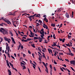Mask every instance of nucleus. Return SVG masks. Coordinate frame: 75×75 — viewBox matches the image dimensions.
Here are the masks:
<instances>
[{"label":"nucleus","instance_id":"1","mask_svg":"<svg viewBox=\"0 0 75 75\" xmlns=\"http://www.w3.org/2000/svg\"><path fill=\"white\" fill-rule=\"evenodd\" d=\"M4 21H5V22H6V23H7V24H11L10 21L7 19L6 18H4Z\"/></svg>","mask_w":75,"mask_h":75},{"label":"nucleus","instance_id":"2","mask_svg":"<svg viewBox=\"0 0 75 75\" xmlns=\"http://www.w3.org/2000/svg\"><path fill=\"white\" fill-rule=\"evenodd\" d=\"M8 32L7 30H5L4 32H3V34L4 35H6L7 34H8Z\"/></svg>","mask_w":75,"mask_h":75},{"label":"nucleus","instance_id":"3","mask_svg":"<svg viewBox=\"0 0 75 75\" xmlns=\"http://www.w3.org/2000/svg\"><path fill=\"white\" fill-rule=\"evenodd\" d=\"M43 25H43V27H44V28H46V29H47H47L48 28V26L47 25H45V24H44V23H43Z\"/></svg>","mask_w":75,"mask_h":75},{"label":"nucleus","instance_id":"4","mask_svg":"<svg viewBox=\"0 0 75 75\" xmlns=\"http://www.w3.org/2000/svg\"><path fill=\"white\" fill-rule=\"evenodd\" d=\"M4 40L5 41H8V43L10 44V41L8 40V38H6V37H4Z\"/></svg>","mask_w":75,"mask_h":75},{"label":"nucleus","instance_id":"5","mask_svg":"<svg viewBox=\"0 0 75 75\" xmlns=\"http://www.w3.org/2000/svg\"><path fill=\"white\" fill-rule=\"evenodd\" d=\"M67 55H71V56H74V54L72 53H69L67 52L66 53Z\"/></svg>","mask_w":75,"mask_h":75},{"label":"nucleus","instance_id":"6","mask_svg":"<svg viewBox=\"0 0 75 75\" xmlns=\"http://www.w3.org/2000/svg\"><path fill=\"white\" fill-rule=\"evenodd\" d=\"M26 17H27V18H28L29 19L30 21H32V20H33L32 19V18H31V16H26Z\"/></svg>","mask_w":75,"mask_h":75},{"label":"nucleus","instance_id":"7","mask_svg":"<svg viewBox=\"0 0 75 75\" xmlns=\"http://www.w3.org/2000/svg\"><path fill=\"white\" fill-rule=\"evenodd\" d=\"M65 16L67 18H69V15L68 13H66Z\"/></svg>","mask_w":75,"mask_h":75},{"label":"nucleus","instance_id":"8","mask_svg":"<svg viewBox=\"0 0 75 75\" xmlns=\"http://www.w3.org/2000/svg\"><path fill=\"white\" fill-rule=\"evenodd\" d=\"M51 48H52V49H53V50H58V51H64L63 50H58V49L55 48V47H54V48H53L52 47H51Z\"/></svg>","mask_w":75,"mask_h":75},{"label":"nucleus","instance_id":"9","mask_svg":"<svg viewBox=\"0 0 75 75\" xmlns=\"http://www.w3.org/2000/svg\"><path fill=\"white\" fill-rule=\"evenodd\" d=\"M59 40L60 41H62V42H64L65 40V39L64 38L62 40V39H59Z\"/></svg>","mask_w":75,"mask_h":75},{"label":"nucleus","instance_id":"10","mask_svg":"<svg viewBox=\"0 0 75 75\" xmlns=\"http://www.w3.org/2000/svg\"><path fill=\"white\" fill-rule=\"evenodd\" d=\"M11 39L12 40V42L15 44H16V42H15V40H14V38H13V37H11Z\"/></svg>","mask_w":75,"mask_h":75},{"label":"nucleus","instance_id":"11","mask_svg":"<svg viewBox=\"0 0 75 75\" xmlns=\"http://www.w3.org/2000/svg\"><path fill=\"white\" fill-rule=\"evenodd\" d=\"M8 72L9 75H11V72L9 69L8 70Z\"/></svg>","mask_w":75,"mask_h":75},{"label":"nucleus","instance_id":"12","mask_svg":"<svg viewBox=\"0 0 75 75\" xmlns=\"http://www.w3.org/2000/svg\"><path fill=\"white\" fill-rule=\"evenodd\" d=\"M52 47H55V46H57V45H56V43L55 42H53V45H52Z\"/></svg>","mask_w":75,"mask_h":75},{"label":"nucleus","instance_id":"13","mask_svg":"<svg viewBox=\"0 0 75 75\" xmlns=\"http://www.w3.org/2000/svg\"><path fill=\"white\" fill-rule=\"evenodd\" d=\"M45 71L47 74H48V68H47V67H46Z\"/></svg>","mask_w":75,"mask_h":75},{"label":"nucleus","instance_id":"14","mask_svg":"<svg viewBox=\"0 0 75 75\" xmlns=\"http://www.w3.org/2000/svg\"><path fill=\"white\" fill-rule=\"evenodd\" d=\"M6 50L7 51V48H8V44L7 43H6Z\"/></svg>","mask_w":75,"mask_h":75},{"label":"nucleus","instance_id":"15","mask_svg":"<svg viewBox=\"0 0 75 75\" xmlns=\"http://www.w3.org/2000/svg\"><path fill=\"white\" fill-rule=\"evenodd\" d=\"M35 17H39V18L41 17L40 14H37Z\"/></svg>","mask_w":75,"mask_h":75},{"label":"nucleus","instance_id":"16","mask_svg":"<svg viewBox=\"0 0 75 75\" xmlns=\"http://www.w3.org/2000/svg\"><path fill=\"white\" fill-rule=\"evenodd\" d=\"M73 15H74V12L72 11V15H70V17L71 18H72L74 16H73Z\"/></svg>","mask_w":75,"mask_h":75},{"label":"nucleus","instance_id":"17","mask_svg":"<svg viewBox=\"0 0 75 75\" xmlns=\"http://www.w3.org/2000/svg\"><path fill=\"white\" fill-rule=\"evenodd\" d=\"M42 63L43 64V65H44V66H45V68L47 67V65H46V64H45V63H44V62H42Z\"/></svg>","mask_w":75,"mask_h":75},{"label":"nucleus","instance_id":"18","mask_svg":"<svg viewBox=\"0 0 75 75\" xmlns=\"http://www.w3.org/2000/svg\"><path fill=\"white\" fill-rule=\"evenodd\" d=\"M0 20H3L4 21V17H2L0 19Z\"/></svg>","mask_w":75,"mask_h":75},{"label":"nucleus","instance_id":"19","mask_svg":"<svg viewBox=\"0 0 75 75\" xmlns=\"http://www.w3.org/2000/svg\"><path fill=\"white\" fill-rule=\"evenodd\" d=\"M62 8H59L58 9V10L57 11V12L58 13V12H60L61 11V10H60Z\"/></svg>","mask_w":75,"mask_h":75},{"label":"nucleus","instance_id":"20","mask_svg":"<svg viewBox=\"0 0 75 75\" xmlns=\"http://www.w3.org/2000/svg\"><path fill=\"white\" fill-rule=\"evenodd\" d=\"M21 67L23 66V65H25V64H24L23 62H21Z\"/></svg>","mask_w":75,"mask_h":75},{"label":"nucleus","instance_id":"21","mask_svg":"<svg viewBox=\"0 0 75 75\" xmlns=\"http://www.w3.org/2000/svg\"><path fill=\"white\" fill-rule=\"evenodd\" d=\"M51 26H52V27H55V24H54L53 23H52L51 24Z\"/></svg>","mask_w":75,"mask_h":75},{"label":"nucleus","instance_id":"22","mask_svg":"<svg viewBox=\"0 0 75 75\" xmlns=\"http://www.w3.org/2000/svg\"><path fill=\"white\" fill-rule=\"evenodd\" d=\"M40 34H41L42 36L43 37H44V33H42L41 32H40Z\"/></svg>","mask_w":75,"mask_h":75},{"label":"nucleus","instance_id":"23","mask_svg":"<svg viewBox=\"0 0 75 75\" xmlns=\"http://www.w3.org/2000/svg\"><path fill=\"white\" fill-rule=\"evenodd\" d=\"M23 69H26V67L25 65L23 66Z\"/></svg>","mask_w":75,"mask_h":75},{"label":"nucleus","instance_id":"24","mask_svg":"<svg viewBox=\"0 0 75 75\" xmlns=\"http://www.w3.org/2000/svg\"><path fill=\"white\" fill-rule=\"evenodd\" d=\"M36 15H37V13H36V14H34L33 15L31 16V17H35V16H36Z\"/></svg>","mask_w":75,"mask_h":75},{"label":"nucleus","instance_id":"25","mask_svg":"<svg viewBox=\"0 0 75 75\" xmlns=\"http://www.w3.org/2000/svg\"><path fill=\"white\" fill-rule=\"evenodd\" d=\"M6 63H7V65H8V66H10V65L9 64V63L8 62V61H7V60H6Z\"/></svg>","mask_w":75,"mask_h":75},{"label":"nucleus","instance_id":"26","mask_svg":"<svg viewBox=\"0 0 75 75\" xmlns=\"http://www.w3.org/2000/svg\"><path fill=\"white\" fill-rule=\"evenodd\" d=\"M35 45L34 44H33V45H31L32 47H33V48H35V46H34Z\"/></svg>","mask_w":75,"mask_h":75},{"label":"nucleus","instance_id":"27","mask_svg":"<svg viewBox=\"0 0 75 75\" xmlns=\"http://www.w3.org/2000/svg\"><path fill=\"white\" fill-rule=\"evenodd\" d=\"M70 68H71V69H72V71H74V72H75V70H74V69L73 68H72V67H71Z\"/></svg>","mask_w":75,"mask_h":75},{"label":"nucleus","instance_id":"28","mask_svg":"<svg viewBox=\"0 0 75 75\" xmlns=\"http://www.w3.org/2000/svg\"><path fill=\"white\" fill-rule=\"evenodd\" d=\"M29 31H30V35H33V32H32V31H31V30H29Z\"/></svg>","mask_w":75,"mask_h":75},{"label":"nucleus","instance_id":"29","mask_svg":"<svg viewBox=\"0 0 75 75\" xmlns=\"http://www.w3.org/2000/svg\"><path fill=\"white\" fill-rule=\"evenodd\" d=\"M35 40H38V38H37L36 37H35L33 38Z\"/></svg>","mask_w":75,"mask_h":75},{"label":"nucleus","instance_id":"30","mask_svg":"<svg viewBox=\"0 0 75 75\" xmlns=\"http://www.w3.org/2000/svg\"><path fill=\"white\" fill-rule=\"evenodd\" d=\"M74 60H72V61H70V63H71V64H73V63L74 62Z\"/></svg>","mask_w":75,"mask_h":75},{"label":"nucleus","instance_id":"31","mask_svg":"<svg viewBox=\"0 0 75 75\" xmlns=\"http://www.w3.org/2000/svg\"><path fill=\"white\" fill-rule=\"evenodd\" d=\"M29 37H34V35H32V36H31L30 35H29Z\"/></svg>","mask_w":75,"mask_h":75},{"label":"nucleus","instance_id":"32","mask_svg":"<svg viewBox=\"0 0 75 75\" xmlns=\"http://www.w3.org/2000/svg\"><path fill=\"white\" fill-rule=\"evenodd\" d=\"M72 64V65H75V60H74V62L72 64Z\"/></svg>","mask_w":75,"mask_h":75},{"label":"nucleus","instance_id":"33","mask_svg":"<svg viewBox=\"0 0 75 75\" xmlns=\"http://www.w3.org/2000/svg\"><path fill=\"white\" fill-rule=\"evenodd\" d=\"M50 68H51V69H52V65H51V64H50Z\"/></svg>","mask_w":75,"mask_h":75},{"label":"nucleus","instance_id":"34","mask_svg":"<svg viewBox=\"0 0 75 75\" xmlns=\"http://www.w3.org/2000/svg\"><path fill=\"white\" fill-rule=\"evenodd\" d=\"M0 39H1V41H0L1 42H2V41H3V38L0 37Z\"/></svg>","mask_w":75,"mask_h":75},{"label":"nucleus","instance_id":"35","mask_svg":"<svg viewBox=\"0 0 75 75\" xmlns=\"http://www.w3.org/2000/svg\"><path fill=\"white\" fill-rule=\"evenodd\" d=\"M55 34H54L53 35V37L54 39H55V38H56L55 37Z\"/></svg>","mask_w":75,"mask_h":75},{"label":"nucleus","instance_id":"36","mask_svg":"<svg viewBox=\"0 0 75 75\" xmlns=\"http://www.w3.org/2000/svg\"><path fill=\"white\" fill-rule=\"evenodd\" d=\"M1 51H2V47H0V52H1Z\"/></svg>","mask_w":75,"mask_h":75},{"label":"nucleus","instance_id":"37","mask_svg":"<svg viewBox=\"0 0 75 75\" xmlns=\"http://www.w3.org/2000/svg\"><path fill=\"white\" fill-rule=\"evenodd\" d=\"M1 29L2 30H3L4 31L5 30V29H4V28H1Z\"/></svg>","mask_w":75,"mask_h":75},{"label":"nucleus","instance_id":"38","mask_svg":"<svg viewBox=\"0 0 75 75\" xmlns=\"http://www.w3.org/2000/svg\"><path fill=\"white\" fill-rule=\"evenodd\" d=\"M60 69L62 71H63V72H64V70H63V69L62 68L60 67Z\"/></svg>","mask_w":75,"mask_h":75},{"label":"nucleus","instance_id":"39","mask_svg":"<svg viewBox=\"0 0 75 75\" xmlns=\"http://www.w3.org/2000/svg\"><path fill=\"white\" fill-rule=\"evenodd\" d=\"M42 56L43 57V58H45H45H46L45 57V54H43Z\"/></svg>","mask_w":75,"mask_h":75},{"label":"nucleus","instance_id":"40","mask_svg":"<svg viewBox=\"0 0 75 75\" xmlns=\"http://www.w3.org/2000/svg\"><path fill=\"white\" fill-rule=\"evenodd\" d=\"M38 68L39 69V70L40 72H41V70L40 69V67H38Z\"/></svg>","mask_w":75,"mask_h":75},{"label":"nucleus","instance_id":"41","mask_svg":"<svg viewBox=\"0 0 75 75\" xmlns=\"http://www.w3.org/2000/svg\"><path fill=\"white\" fill-rule=\"evenodd\" d=\"M15 31L16 34L17 36H18V33H17V32L15 30Z\"/></svg>","mask_w":75,"mask_h":75},{"label":"nucleus","instance_id":"42","mask_svg":"<svg viewBox=\"0 0 75 75\" xmlns=\"http://www.w3.org/2000/svg\"><path fill=\"white\" fill-rule=\"evenodd\" d=\"M27 40H28V41H30V40H31V39L29 38H27Z\"/></svg>","mask_w":75,"mask_h":75},{"label":"nucleus","instance_id":"43","mask_svg":"<svg viewBox=\"0 0 75 75\" xmlns=\"http://www.w3.org/2000/svg\"><path fill=\"white\" fill-rule=\"evenodd\" d=\"M0 32H1V33H3V32H4V31L2 30L1 29H0Z\"/></svg>","mask_w":75,"mask_h":75},{"label":"nucleus","instance_id":"44","mask_svg":"<svg viewBox=\"0 0 75 75\" xmlns=\"http://www.w3.org/2000/svg\"><path fill=\"white\" fill-rule=\"evenodd\" d=\"M54 64H57V63L55 61V60H54Z\"/></svg>","mask_w":75,"mask_h":75},{"label":"nucleus","instance_id":"45","mask_svg":"<svg viewBox=\"0 0 75 75\" xmlns=\"http://www.w3.org/2000/svg\"><path fill=\"white\" fill-rule=\"evenodd\" d=\"M53 69H54V71H56V68H55V67H54L53 68Z\"/></svg>","mask_w":75,"mask_h":75},{"label":"nucleus","instance_id":"46","mask_svg":"<svg viewBox=\"0 0 75 75\" xmlns=\"http://www.w3.org/2000/svg\"><path fill=\"white\" fill-rule=\"evenodd\" d=\"M54 56H56V55H57V53H56V52H54Z\"/></svg>","mask_w":75,"mask_h":75},{"label":"nucleus","instance_id":"47","mask_svg":"<svg viewBox=\"0 0 75 75\" xmlns=\"http://www.w3.org/2000/svg\"><path fill=\"white\" fill-rule=\"evenodd\" d=\"M57 57H58L57 58L58 59H60V60H61V59L59 58V56L58 55Z\"/></svg>","mask_w":75,"mask_h":75},{"label":"nucleus","instance_id":"48","mask_svg":"<svg viewBox=\"0 0 75 75\" xmlns=\"http://www.w3.org/2000/svg\"><path fill=\"white\" fill-rule=\"evenodd\" d=\"M7 49H8V50H10V47L8 46V48Z\"/></svg>","mask_w":75,"mask_h":75},{"label":"nucleus","instance_id":"49","mask_svg":"<svg viewBox=\"0 0 75 75\" xmlns=\"http://www.w3.org/2000/svg\"><path fill=\"white\" fill-rule=\"evenodd\" d=\"M66 70L67 71H68V72H71V71H70L69 70H68V69H66Z\"/></svg>","mask_w":75,"mask_h":75},{"label":"nucleus","instance_id":"50","mask_svg":"<svg viewBox=\"0 0 75 75\" xmlns=\"http://www.w3.org/2000/svg\"><path fill=\"white\" fill-rule=\"evenodd\" d=\"M8 56V57H10V54L9 53L7 54Z\"/></svg>","mask_w":75,"mask_h":75},{"label":"nucleus","instance_id":"51","mask_svg":"<svg viewBox=\"0 0 75 75\" xmlns=\"http://www.w3.org/2000/svg\"><path fill=\"white\" fill-rule=\"evenodd\" d=\"M71 35H69L68 36V38L69 39L71 38Z\"/></svg>","mask_w":75,"mask_h":75},{"label":"nucleus","instance_id":"52","mask_svg":"<svg viewBox=\"0 0 75 75\" xmlns=\"http://www.w3.org/2000/svg\"><path fill=\"white\" fill-rule=\"evenodd\" d=\"M57 47H59V48L60 49H61V47L59 45H57Z\"/></svg>","mask_w":75,"mask_h":75},{"label":"nucleus","instance_id":"53","mask_svg":"<svg viewBox=\"0 0 75 75\" xmlns=\"http://www.w3.org/2000/svg\"><path fill=\"white\" fill-rule=\"evenodd\" d=\"M11 58H13V59H15V58H14V57L13 56L11 55Z\"/></svg>","mask_w":75,"mask_h":75},{"label":"nucleus","instance_id":"54","mask_svg":"<svg viewBox=\"0 0 75 75\" xmlns=\"http://www.w3.org/2000/svg\"><path fill=\"white\" fill-rule=\"evenodd\" d=\"M59 55H63V53H59Z\"/></svg>","mask_w":75,"mask_h":75},{"label":"nucleus","instance_id":"55","mask_svg":"<svg viewBox=\"0 0 75 75\" xmlns=\"http://www.w3.org/2000/svg\"><path fill=\"white\" fill-rule=\"evenodd\" d=\"M68 49L69 50V53H71V50L70 49H69V48H68Z\"/></svg>","mask_w":75,"mask_h":75},{"label":"nucleus","instance_id":"56","mask_svg":"<svg viewBox=\"0 0 75 75\" xmlns=\"http://www.w3.org/2000/svg\"><path fill=\"white\" fill-rule=\"evenodd\" d=\"M35 23L37 24V25H40V24L38 23L35 22Z\"/></svg>","mask_w":75,"mask_h":75},{"label":"nucleus","instance_id":"57","mask_svg":"<svg viewBox=\"0 0 75 75\" xmlns=\"http://www.w3.org/2000/svg\"><path fill=\"white\" fill-rule=\"evenodd\" d=\"M28 51L29 54H31V52H30V51L29 50H28Z\"/></svg>","mask_w":75,"mask_h":75},{"label":"nucleus","instance_id":"58","mask_svg":"<svg viewBox=\"0 0 75 75\" xmlns=\"http://www.w3.org/2000/svg\"><path fill=\"white\" fill-rule=\"evenodd\" d=\"M65 61H67V62H69V61L68 60V59H65Z\"/></svg>","mask_w":75,"mask_h":75},{"label":"nucleus","instance_id":"59","mask_svg":"<svg viewBox=\"0 0 75 75\" xmlns=\"http://www.w3.org/2000/svg\"><path fill=\"white\" fill-rule=\"evenodd\" d=\"M35 30H36V33H37V31H38V29L37 28H36V29H35Z\"/></svg>","mask_w":75,"mask_h":75},{"label":"nucleus","instance_id":"60","mask_svg":"<svg viewBox=\"0 0 75 75\" xmlns=\"http://www.w3.org/2000/svg\"><path fill=\"white\" fill-rule=\"evenodd\" d=\"M18 50H19L20 49V47H18Z\"/></svg>","mask_w":75,"mask_h":75},{"label":"nucleus","instance_id":"61","mask_svg":"<svg viewBox=\"0 0 75 75\" xmlns=\"http://www.w3.org/2000/svg\"><path fill=\"white\" fill-rule=\"evenodd\" d=\"M28 68V72L29 73H30V69H29L28 68Z\"/></svg>","mask_w":75,"mask_h":75},{"label":"nucleus","instance_id":"62","mask_svg":"<svg viewBox=\"0 0 75 75\" xmlns=\"http://www.w3.org/2000/svg\"><path fill=\"white\" fill-rule=\"evenodd\" d=\"M24 42H27V41H28V40H27V39L26 40H24Z\"/></svg>","mask_w":75,"mask_h":75},{"label":"nucleus","instance_id":"63","mask_svg":"<svg viewBox=\"0 0 75 75\" xmlns=\"http://www.w3.org/2000/svg\"><path fill=\"white\" fill-rule=\"evenodd\" d=\"M43 17H45L46 18V17H47V16H46V15H43Z\"/></svg>","mask_w":75,"mask_h":75},{"label":"nucleus","instance_id":"64","mask_svg":"<svg viewBox=\"0 0 75 75\" xmlns=\"http://www.w3.org/2000/svg\"><path fill=\"white\" fill-rule=\"evenodd\" d=\"M47 19V18H44V21H46V19Z\"/></svg>","mask_w":75,"mask_h":75}]
</instances>
